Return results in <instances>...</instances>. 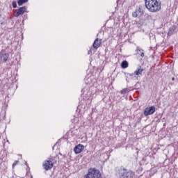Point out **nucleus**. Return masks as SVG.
<instances>
[{
	"label": "nucleus",
	"instance_id": "13",
	"mask_svg": "<svg viewBox=\"0 0 178 178\" xmlns=\"http://www.w3.org/2000/svg\"><path fill=\"white\" fill-rule=\"evenodd\" d=\"M136 55H140L141 58H144V49L140 47H136Z\"/></svg>",
	"mask_w": 178,
	"mask_h": 178
},
{
	"label": "nucleus",
	"instance_id": "7",
	"mask_svg": "<svg viewBox=\"0 0 178 178\" xmlns=\"http://www.w3.org/2000/svg\"><path fill=\"white\" fill-rule=\"evenodd\" d=\"M43 168L45 170H51V168H54V163L49 160H47L43 163Z\"/></svg>",
	"mask_w": 178,
	"mask_h": 178
},
{
	"label": "nucleus",
	"instance_id": "17",
	"mask_svg": "<svg viewBox=\"0 0 178 178\" xmlns=\"http://www.w3.org/2000/svg\"><path fill=\"white\" fill-rule=\"evenodd\" d=\"M86 84H88V86H91V84H92V79L91 78H88L86 80Z\"/></svg>",
	"mask_w": 178,
	"mask_h": 178
},
{
	"label": "nucleus",
	"instance_id": "14",
	"mask_svg": "<svg viewBox=\"0 0 178 178\" xmlns=\"http://www.w3.org/2000/svg\"><path fill=\"white\" fill-rule=\"evenodd\" d=\"M176 31V26H172L170 27L168 32V35H173V33Z\"/></svg>",
	"mask_w": 178,
	"mask_h": 178
},
{
	"label": "nucleus",
	"instance_id": "1",
	"mask_svg": "<svg viewBox=\"0 0 178 178\" xmlns=\"http://www.w3.org/2000/svg\"><path fill=\"white\" fill-rule=\"evenodd\" d=\"M146 8L152 13L159 12L162 8L161 0H144Z\"/></svg>",
	"mask_w": 178,
	"mask_h": 178
},
{
	"label": "nucleus",
	"instance_id": "15",
	"mask_svg": "<svg viewBox=\"0 0 178 178\" xmlns=\"http://www.w3.org/2000/svg\"><path fill=\"white\" fill-rule=\"evenodd\" d=\"M121 67H122V69H127V67H129V63L126 60L122 61L121 63Z\"/></svg>",
	"mask_w": 178,
	"mask_h": 178
},
{
	"label": "nucleus",
	"instance_id": "25",
	"mask_svg": "<svg viewBox=\"0 0 178 178\" xmlns=\"http://www.w3.org/2000/svg\"><path fill=\"white\" fill-rule=\"evenodd\" d=\"M92 88H94L91 87V88H90V90H92Z\"/></svg>",
	"mask_w": 178,
	"mask_h": 178
},
{
	"label": "nucleus",
	"instance_id": "3",
	"mask_svg": "<svg viewBox=\"0 0 178 178\" xmlns=\"http://www.w3.org/2000/svg\"><path fill=\"white\" fill-rule=\"evenodd\" d=\"M83 178H102V175L99 170L90 168L88 170V173L84 175Z\"/></svg>",
	"mask_w": 178,
	"mask_h": 178
},
{
	"label": "nucleus",
	"instance_id": "10",
	"mask_svg": "<svg viewBox=\"0 0 178 178\" xmlns=\"http://www.w3.org/2000/svg\"><path fill=\"white\" fill-rule=\"evenodd\" d=\"M84 151V145L81 144H79L74 148V152L75 154H80L81 152H83Z\"/></svg>",
	"mask_w": 178,
	"mask_h": 178
},
{
	"label": "nucleus",
	"instance_id": "8",
	"mask_svg": "<svg viewBox=\"0 0 178 178\" xmlns=\"http://www.w3.org/2000/svg\"><path fill=\"white\" fill-rule=\"evenodd\" d=\"M0 59L1 62H6L9 59V54L6 53L3 51L0 52Z\"/></svg>",
	"mask_w": 178,
	"mask_h": 178
},
{
	"label": "nucleus",
	"instance_id": "6",
	"mask_svg": "<svg viewBox=\"0 0 178 178\" xmlns=\"http://www.w3.org/2000/svg\"><path fill=\"white\" fill-rule=\"evenodd\" d=\"M155 106H152L149 107H147L145 109L144 112H143V115H145V116H149L150 115H154V113H155Z\"/></svg>",
	"mask_w": 178,
	"mask_h": 178
},
{
	"label": "nucleus",
	"instance_id": "18",
	"mask_svg": "<svg viewBox=\"0 0 178 178\" xmlns=\"http://www.w3.org/2000/svg\"><path fill=\"white\" fill-rule=\"evenodd\" d=\"M129 91V89L127 88H124L120 91V94H122V95H126V94L127 93V92Z\"/></svg>",
	"mask_w": 178,
	"mask_h": 178
},
{
	"label": "nucleus",
	"instance_id": "21",
	"mask_svg": "<svg viewBox=\"0 0 178 178\" xmlns=\"http://www.w3.org/2000/svg\"><path fill=\"white\" fill-rule=\"evenodd\" d=\"M127 76H129L130 77H134V72L131 74H127Z\"/></svg>",
	"mask_w": 178,
	"mask_h": 178
},
{
	"label": "nucleus",
	"instance_id": "9",
	"mask_svg": "<svg viewBox=\"0 0 178 178\" xmlns=\"http://www.w3.org/2000/svg\"><path fill=\"white\" fill-rule=\"evenodd\" d=\"M83 95H86V99H88V104H91V101H92V98H94V95H95V92H88L87 93H84Z\"/></svg>",
	"mask_w": 178,
	"mask_h": 178
},
{
	"label": "nucleus",
	"instance_id": "2",
	"mask_svg": "<svg viewBox=\"0 0 178 178\" xmlns=\"http://www.w3.org/2000/svg\"><path fill=\"white\" fill-rule=\"evenodd\" d=\"M118 176L120 178H134V172L132 170H128L124 167H120L118 169Z\"/></svg>",
	"mask_w": 178,
	"mask_h": 178
},
{
	"label": "nucleus",
	"instance_id": "12",
	"mask_svg": "<svg viewBox=\"0 0 178 178\" xmlns=\"http://www.w3.org/2000/svg\"><path fill=\"white\" fill-rule=\"evenodd\" d=\"M101 40H99V39L97 38L95 40L93 44H92V47L93 48H95V49H98L99 47H101Z\"/></svg>",
	"mask_w": 178,
	"mask_h": 178
},
{
	"label": "nucleus",
	"instance_id": "26",
	"mask_svg": "<svg viewBox=\"0 0 178 178\" xmlns=\"http://www.w3.org/2000/svg\"><path fill=\"white\" fill-rule=\"evenodd\" d=\"M148 17H151V16H148Z\"/></svg>",
	"mask_w": 178,
	"mask_h": 178
},
{
	"label": "nucleus",
	"instance_id": "24",
	"mask_svg": "<svg viewBox=\"0 0 178 178\" xmlns=\"http://www.w3.org/2000/svg\"><path fill=\"white\" fill-rule=\"evenodd\" d=\"M1 17H2V15L0 14V19H1Z\"/></svg>",
	"mask_w": 178,
	"mask_h": 178
},
{
	"label": "nucleus",
	"instance_id": "19",
	"mask_svg": "<svg viewBox=\"0 0 178 178\" xmlns=\"http://www.w3.org/2000/svg\"><path fill=\"white\" fill-rule=\"evenodd\" d=\"M12 6L13 8H14V9H16V8H17V3L16 2V1H13Z\"/></svg>",
	"mask_w": 178,
	"mask_h": 178
},
{
	"label": "nucleus",
	"instance_id": "22",
	"mask_svg": "<svg viewBox=\"0 0 178 178\" xmlns=\"http://www.w3.org/2000/svg\"><path fill=\"white\" fill-rule=\"evenodd\" d=\"M92 54V50L90 49V50H88V54L91 55Z\"/></svg>",
	"mask_w": 178,
	"mask_h": 178
},
{
	"label": "nucleus",
	"instance_id": "23",
	"mask_svg": "<svg viewBox=\"0 0 178 178\" xmlns=\"http://www.w3.org/2000/svg\"><path fill=\"white\" fill-rule=\"evenodd\" d=\"M172 81H175V78H172Z\"/></svg>",
	"mask_w": 178,
	"mask_h": 178
},
{
	"label": "nucleus",
	"instance_id": "4",
	"mask_svg": "<svg viewBox=\"0 0 178 178\" xmlns=\"http://www.w3.org/2000/svg\"><path fill=\"white\" fill-rule=\"evenodd\" d=\"M26 10H27L26 6L20 7L14 13L15 17H19L21 15H24V13H26Z\"/></svg>",
	"mask_w": 178,
	"mask_h": 178
},
{
	"label": "nucleus",
	"instance_id": "20",
	"mask_svg": "<svg viewBox=\"0 0 178 178\" xmlns=\"http://www.w3.org/2000/svg\"><path fill=\"white\" fill-rule=\"evenodd\" d=\"M19 163V161H15L13 163V169H15V167Z\"/></svg>",
	"mask_w": 178,
	"mask_h": 178
},
{
	"label": "nucleus",
	"instance_id": "11",
	"mask_svg": "<svg viewBox=\"0 0 178 178\" xmlns=\"http://www.w3.org/2000/svg\"><path fill=\"white\" fill-rule=\"evenodd\" d=\"M143 72H144V70L141 69V67H140V68H138L134 72V80H138V76H141V74H143Z\"/></svg>",
	"mask_w": 178,
	"mask_h": 178
},
{
	"label": "nucleus",
	"instance_id": "16",
	"mask_svg": "<svg viewBox=\"0 0 178 178\" xmlns=\"http://www.w3.org/2000/svg\"><path fill=\"white\" fill-rule=\"evenodd\" d=\"M27 2H29V0H19L17 1V3L19 6H22L23 3H27Z\"/></svg>",
	"mask_w": 178,
	"mask_h": 178
},
{
	"label": "nucleus",
	"instance_id": "5",
	"mask_svg": "<svg viewBox=\"0 0 178 178\" xmlns=\"http://www.w3.org/2000/svg\"><path fill=\"white\" fill-rule=\"evenodd\" d=\"M144 15V10H143V6H139V7L132 13L133 17H141Z\"/></svg>",
	"mask_w": 178,
	"mask_h": 178
}]
</instances>
